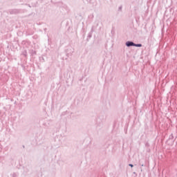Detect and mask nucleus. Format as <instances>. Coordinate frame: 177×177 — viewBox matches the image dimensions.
Wrapping results in <instances>:
<instances>
[{
	"instance_id": "nucleus-2",
	"label": "nucleus",
	"mask_w": 177,
	"mask_h": 177,
	"mask_svg": "<svg viewBox=\"0 0 177 177\" xmlns=\"http://www.w3.org/2000/svg\"><path fill=\"white\" fill-rule=\"evenodd\" d=\"M134 46H138V48L142 47V44H134Z\"/></svg>"
},
{
	"instance_id": "nucleus-1",
	"label": "nucleus",
	"mask_w": 177,
	"mask_h": 177,
	"mask_svg": "<svg viewBox=\"0 0 177 177\" xmlns=\"http://www.w3.org/2000/svg\"><path fill=\"white\" fill-rule=\"evenodd\" d=\"M127 46H135V44L132 41H128L126 44Z\"/></svg>"
},
{
	"instance_id": "nucleus-3",
	"label": "nucleus",
	"mask_w": 177,
	"mask_h": 177,
	"mask_svg": "<svg viewBox=\"0 0 177 177\" xmlns=\"http://www.w3.org/2000/svg\"><path fill=\"white\" fill-rule=\"evenodd\" d=\"M129 166L132 167H133V165H131V164H130Z\"/></svg>"
}]
</instances>
